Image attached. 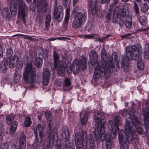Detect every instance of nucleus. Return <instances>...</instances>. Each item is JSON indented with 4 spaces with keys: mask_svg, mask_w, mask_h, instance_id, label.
<instances>
[{
    "mask_svg": "<svg viewBox=\"0 0 149 149\" xmlns=\"http://www.w3.org/2000/svg\"><path fill=\"white\" fill-rule=\"evenodd\" d=\"M95 119L96 125L98 128H93L89 137L90 146L91 147H94L95 142L100 138L99 131H100V138L102 141H105L107 149H110L111 147V139H114L116 136L117 131L118 130V126L121 124L120 117L119 116L115 118V124L112 120H109L108 126L112 132L110 136L109 134L106 133L104 131L105 123L104 119V117L100 112H97L95 116Z\"/></svg>",
    "mask_w": 149,
    "mask_h": 149,
    "instance_id": "1",
    "label": "nucleus"
},
{
    "mask_svg": "<svg viewBox=\"0 0 149 149\" xmlns=\"http://www.w3.org/2000/svg\"><path fill=\"white\" fill-rule=\"evenodd\" d=\"M132 112H131L130 110L128 114L125 112H124L123 114V116L129 117L128 118L126 119V124L124 127L126 139L123 136V131L121 130L119 132L118 138L119 141L124 149H127V141L129 143L133 141L134 138V133L136 132L135 128L139 134H142L143 132L142 128V125L139 122L136 117L134 115L133 111L132 110Z\"/></svg>",
    "mask_w": 149,
    "mask_h": 149,
    "instance_id": "2",
    "label": "nucleus"
},
{
    "mask_svg": "<svg viewBox=\"0 0 149 149\" xmlns=\"http://www.w3.org/2000/svg\"><path fill=\"white\" fill-rule=\"evenodd\" d=\"M106 55L105 50H103L101 53V57L103 61L97 63L93 76L95 79L99 78L103 74L104 72L105 75H107L115 70L113 58L111 56L108 57Z\"/></svg>",
    "mask_w": 149,
    "mask_h": 149,
    "instance_id": "3",
    "label": "nucleus"
},
{
    "mask_svg": "<svg viewBox=\"0 0 149 149\" xmlns=\"http://www.w3.org/2000/svg\"><path fill=\"white\" fill-rule=\"evenodd\" d=\"M35 68L32 67L31 63H27L23 74V80L29 84L30 87H32L35 84Z\"/></svg>",
    "mask_w": 149,
    "mask_h": 149,
    "instance_id": "4",
    "label": "nucleus"
},
{
    "mask_svg": "<svg viewBox=\"0 0 149 149\" xmlns=\"http://www.w3.org/2000/svg\"><path fill=\"white\" fill-rule=\"evenodd\" d=\"M126 56L123 58L121 63V66H125L126 62L132 59L134 60H137L139 57V50L134 45L131 47L127 46L126 48Z\"/></svg>",
    "mask_w": 149,
    "mask_h": 149,
    "instance_id": "5",
    "label": "nucleus"
},
{
    "mask_svg": "<svg viewBox=\"0 0 149 149\" xmlns=\"http://www.w3.org/2000/svg\"><path fill=\"white\" fill-rule=\"evenodd\" d=\"M87 134L85 130L80 133H77L75 136L76 146L77 149H84L87 147Z\"/></svg>",
    "mask_w": 149,
    "mask_h": 149,
    "instance_id": "6",
    "label": "nucleus"
},
{
    "mask_svg": "<svg viewBox=\"0 0 149 149\" xmlns=\"http://www.w3.org/2000/svg\"><path fill=\"white\" fill-rule=\"evenodd\" d=\"M46 118L47 120L49 121L48 127L47 128V134L48 136L49 139V141H50L54 139H56L58 138V131L57 129L54 127H52L51 120L52 119V116L51 113L49 112H47L45 113Z\"/></svg>",
    "mask_w": 149,
    "mask_h": 149,
    "instance_id": "7",
    "label": "nucleus"
},
{
    "mask_svg": "<svg viewBox=\"0 0 149 149\" xmlns=\"http://www.w3.org/2000/svg\"><path fill=\"white\" fill-rule=\"evenodd\" d=\"M126 10L125 8L123 9L119 12V7H116L113 11V22L116 24L118 23L120 26H123L124 21L123 17L126 16Z\"/></svg>",
    "mask_w": 149,
    "mask_h": 149,
    "instance_id": "8",
    "label": "nucleus"
},
{
    "mask_svg": "<svg viewBox=\"0 0 149 149\" xmlns=\"http://www.w3.org/2000/svg\"><path fill=\"white\" fill-rule=\"evenodd\" d=\"M86 65V62L85 58L83 56H81L79 59V61L77 59L75 60L73 62L72 66L68 70V72L70 73L72 71L73 72L77 73L80 68L84 69Z\"/></svg>",
    "mask_w": 149,
    "mask_h": 149,
    "instance_id": "9",
    "label": "nucleus"
},
{
    "mask_svg": "<svg viewBox=\"0 0 149 149\" xmlns=\"http://www.w3.org/2000/svg\"><path fill=\"white\" fill-rule=\"evenodd\" d=\"M45 127V125L43 123L38 124L34 130V134L36 140L38 143H41L43 141L44 134V130Z\"/></svg>",
    "mask_w": 149,
    "mask_h": 149,
    "instance_id": "10",
    "label": "nucleus"
},
{
    "mask_svg": "<svg viewBox=\"0 0 149 149\" xmlns=\"http://www.w3.org/2000/svg\"><path fill=\"white\" fill-rule=\"evenodd\" d=\"M87 15L86 13H78L76 15L72 23V26L74 29L79 27L81 24L86 19Z\"/></svg>",
    "mask_w": 149,
    "mask_h": 149,
    "instance_id": "11",
    "label": "nucleus"
},
{
    "mask_svg": "<svg viewBox=\"0 0 149 149\" xmlns=\"http://www.w3.org/2000/svg\"><path fill=\"white\" fill-rule=\"evenodd\" d=\"M54 68L57 69L58 74V75L62 76L65 72V68L64 65L60 64L58 60V56L57 54L54 52L53 54Z\"/></svg>",
    "mask_w": 149,
    "mask_h": 149,
    "instance_id": "12",
    "label": "nucleus"
},
{
    "mask_svg": "<svg viewBox=\"0 0 149 149\" xmlns=\"http://www.w3.org/2000/svg\"><path fill=\"white\" fill-rule=\"evenodd\" d=\"M10 61L9 66L12 68L17 66L18 68L20 69L23 67V62L20 60L18 57L16 55H14L9 58Z\"/></svg>",
    "mask_w": 149,
    "mask_h": 149,
    "instance_id": "13",
    "label": "nucleus"
},
{
    "mask_svg": "<svg viewBox=\"0 0 149 149\" xmlns=\"http://www.w3.org/2000/svg\"><path fill=\"white\" fill-rule=\"evenodd\" d=\"M97 0H91L88 2V7L91 9V12L93 15L96 14L99 15L101 12V10L96 8Z\"/></svg>",
    "mask_w": 149,
    "mask_h": 149,
    "instance_id": "14",
    "label": "nucleus"
},
{
    "mask_svg": "<svg viewBox=\"0 0 149 149\" xmlns=\"http://www.w3.org/2000/svg\"><path fill=\"white\" fill-rule=\"evenodd\" d=\"M149 101H148L146 104V107L148 108L146 109H143V115L144 116V123L146 128H148L149 127V121L148 119L149 118V104L148 103Z\"/></svg>",
    "mask_w": 149,
    "mask_h": 149,
    "instance_id": "15",
    "label": "nucleus"
},
{
    "mask_svg": "<svg viewBox=\"0 0 149 149\" xmlns=\"http://www.w3.org/2000/svg\"><path fill=\"white\" fill-rule=\"evenodd\" d=\"M51 74L47 68L44 69L42 75V82L44 85L47 86L49 83Z\"/></svg>",
    "mask_w": 149,
    "mask_h": 149,
    "instance_id": "16",
    "label": "nucleus"
},
{
    "mask_svg": "<svg viewBox=\"0 0 149 149\" xmlns=\"http://www.w3.org/2000/svg\"><path fill=\"white\" fill-rule=\"evenodd\" d=\"M63 8L61 6H59L57 10H55L54 17L58 21H61L63 19Z\"/></svg>",
    "mask_w": 149,
    "mask_h": 149,
    "instance_id": "17",
    "label": "nucleus"
},
{
    "mask_svg": "<svg viewBox=\"0 0 149 149\" xmlns=\"http://www.w3.org/2000/svg\"><path fill=\"white\" fill-rule=\"evenodd\" d=\"M48 1V0H40V2L37 7V10L39 12L44 11L47 10Z\"/></svg>",
    "mask_w": 149,
    "mask_h": 149,
    "instance_id": "18",
    "label": "nucleus"
},
{
    "mask_svg": "<svg viewBox=\"0 0 149 149\" xmlns=\"http://www.w3.org/2000/svg\"><path fill=\"white\" fill-rule=\"evenodd\" d=\"M69 134L67 127L66 126H64L61 132L62 138L64 141L66 142L68 140Z\"/></svg>",
    "mask_w": 149,
    "mask_h": 149,
    "instance_id": "19",
    "label": "nucleus"
},
{
    "mask_svg": "<svg viewBox=\"0 0 149 149\" xmlns=\"http://www.w3.org/2000/svg\"><path fill=\"white\" fill-rule=\"evenodd\" d=\"M89 57L91 64L93 65H95L97 59V56L96 52L94 50L92 51L90 53Z\"/></svg>",
    "mask_w": 149,
    "mask_h": 149,
    "instance_id": "20",
    "label": "nucleus"
},
{
    "mask_svg": "<svg viewBox=\"0 0 149 149\" xmlns=\"http://www.w3.org/2000/svg\"><path fill=\"white\" fill-rule=\"evenodd\" d=\"M135 0L137 3H140L141 10L143 12H146L148 10L149 7L147 4L144 3H141V0Z\"/></svg>",
    "mask_w": 149,
    "mask_h": 149,
    "instance_id": "21",
    "label": "nucleus"
},
{
    "mask_svg": "<svg viewBox=\"0 0 149 149\" xmlns=\"http://www.w3.org/2000/svg\"><path fill=\"white\" fill-rule=\"evenodd\" d=\"M19 145L20 148H24L26 146L25 137L24 134L22 135L20 137Z\"/></svg>",
    "mask_w": 149,
    "mask_h": 149,
    "instance_id": "22",
    "label": "nucleus"
},
{
    "mask_svg": "<svg viewBox=\"0 0 149 149\" xmlns=\"http://www.w3.org/2000/svg\"><path fill=\"white\" fill-rule=\"evenodd\" d=\"M125 25L127 27L130 28L132 26V19L130 16L125 17Z\"/></svg>",
    "mask_w": 149,
    "mask_h": 149,
    "instance_id": "23",
    "label": "nucleus"
},
{
    "mask_svg": "<svg viewBox=\"0 0 149 149\" xmlns=\"http://www.w3.org/2000/svg\"><path fill=\"white\" fill-rule=\"evenodd\" d=\"M17 121H15L12 123V125L10 128V133L11 134H13L17 128Z\"/></svg>",
    "mask_w": 149,
    "mask_h": 149,
    "instance_id": "24",
    "label": "nucleus"
},
{
    "mask_svg": "<svg viewBox=\"0 0 149 149\" xmlns=\"http://www.w3.org/2000/svg\"><path fill=\"white\" fill-rule=\"evenodd\" d=\"M42 59L39 57H37L35 59V65L38 68L40 67L42 64Z\"/></svg>",
    "mask_w": 149,
    "mask_h": 149,
    "instance_id": "25",
    "label": "nucleus"
},
{
    "mask_svg": "<svg viewBox=\"0 0 149 149\" xmlns=\"http://www.w3.org/2000/svg\"><path fill=\"white\" fill-rule=\"evenodd\" d=\"M144 57L146 58H149V46L148 45L146 44L144 49Z\"/></svg>",
    "mask_w": 149,
    "mask_h": 149,
    "instance_id": "26",
    "label": "nucleus"
},
{
    "mask_svg": "<svg viewBox=\"0 0 149 149\" xmlns=\"http://www.w3.org/2000/svg\"><path fill=\"white\" fill-rule=\"evenodd\" d=\"M71 84V82L69 79L68 78H66L63 81V88L64 90H68L66 87H68Z\"/></svg>",
    "mask_w": 149,
    "mask_h": 149,
    "instance_id": "27",
    "label": "nucleus"
},
{
    "mask_svg": "<svg viewBox=\"0 0 149 149\" xmlns=\"http://www.w3.org/2000/svg\"><path fill=\"white\" fill-rule=\"evenodd\" d=\"M32 122L31 119L29 117H26L24 122L23 125L25 127H28L30 126Z\"/></svg>",
    "mask_w": 149,
    "mask_h": 149,
    "instance_id": "28",
    "label": "nucleus"
},
{
    "mask_svg": "<svg viewBox=\"0 0 149 149\" xmlns=\"http://www.w3.org/2000/svg\"><path fill=\"white\" fill-rule=\"evenodd\" d=\"M139 22L141 25L144 26L147 23V20L146 17L144 15L141 16L139 18Z\"/></svg>",
    "mask_w": 149,
    "mask_h": 149,
    "instance_id": "29",
    "label": "nucleus"
},
{
    "mask_svg": "<svg viewBox=\"0 0 149 149\" xmlns=\"http://www.w3.org/2000/svg\"><path fill=\"white\" fill-rule=\"evenodd\" d=\"M138 68L140 70H143L144 68V65L143 61L141 59H139L137 63Z\"/></svg>",
    "mask_w": 149,
    "mask_h": 149,
    "instance_id": "30",
    "label": "nucleus"
},
{
    "mask_svg": "<svg viewBox=\"0 0 149 149\" xmlns=\"http://www.w3.org/2000/svg\"><path fill=\"white\" fill-rule=\"evenodd\" d=\"M14 115L12 113H10L6 117V122L8 125H10L11 122L13 120Z\"/></svg>",
    "mask_w": 149,
    "mask_h": 149,
    "instance_id": "31",
    "label": "nucleus"
},
{
    "mask_svg": "<svg viewBox=\"0 0 149 149\" xmlns=\"http://www.w3.org/2000/svg\"><path fill=\"white\" fill-rule=\"evenodd\" d=\"M88 119V115L87 114H85L84 117L81 118V123L83 125H84L87 122Z\"/></svg>",
    "mask_w": 149,
    "mask_h": 149,
    "instance_id": "32",
    "label": "nucleus"
},
{
    "mask_svg": "<svg viewBox=\"0 0 149 149\" xmlns=\"http://www.w3.org/2000/svg\"><path fill=\"white\" fill-rule=\"evenodd\" d=\"M69 17H65L64 22L63 25L65 28H66L68 24V22L69 20Z\"/></svg>",
    "mask_w": 149,
    "mask_h": 149,
    "instance_id": "33",
    "label": "nucleus"
},
{
    "mask_svg": "<svg viewBox=\"0 0 149 149\" xmlns=\"http://www.w3.org/2000/svg\"><path fill=\"white\" fill-rule=\"evenodd\" d=\"M15 75L14 81V82L16 83L19 80L20 78V75L19 74H16V73H15Z\"/></svg>",
    "mask_w": 149,
    "mask_h": 149,
    "instance_id": "34",
    "label": "nucleus"
},
{
    "mask_svg": "<svg viewBox=\"0 0 149 149\" xmlns=\"http://www.w3.org/2000/svg\"><path fill=\"white\" fill-rule=\"evenodd\" d=\"M134 9L136 14H138L139 12V8L136 2H134Z\"/></svg>",
    "mask_w": 149,
    "mask_h": 149,
    "instance_id": "35",
    "label": "nucleus"
},
{
    "mask_svg": "<svg viewBox=\"0 0 149 149\" xmlns=\"http://www.w3.org/2000/svg\"><path fill=\"white\" fill-rule=\"evenodd\" d=\"M110 36V35H108L106 36L105 37H102L101 38H98L97 39H98V40L99 41L101 42H103L104 41H105V40L108 38V37H109Z\"/></svg>",
    "mask_w": 149,
    "mask_h": 149,
    "instance_id": "36",
    "label": "nucleus"
},
{
    "mask_svg": "<svg viewBox=\"0 0 149 149\" xmlns=\"http://www.w3.org/2000/svg\"><path fill=\"white\" fill-rule=\"evenodd\" d=\"M118 0H114L113 3H111L110 5V7L109 8L110 10H111L113 8V6L118 3Z\"/></svg>",
    "mask_w": 149,
    "mask_h": 149,
    "instance_id": "37",
    "label": "nucleus"
},
{
    "mask_svg": "<svg viewBox=\"0 0 149 149\" xmlns=\"http://www.w3.org/2000/svg\"><path fill=\"white\" fill-rule=\"evenodd\" d=\"M111 10H109V12L107 13L106 16V18H107V19L108 20H109L111 17Z\"/></svg>",
    "mask_w": 149,
    "mask_h": 149,
    "instance_id": "38",
    "label": "nucleus"
},
{
    "mask_svg": "<svg viewBox=\"0 0 149 149\" xmlns=\"http://www.w3.org/2000/svg\"><path fill=\"white\" fill-rule=\"evenodd\" d=\"M11 50L10 49H8L7 50V57L9 59L10 58V56L11 55Z\"/></svg>",
    "mask_w": 149,
    "mask_h": 149,
    "instance_id": "39",
    "label": "nucleus"
},
{
    "mask_svg": "<svg viewBox=\"0 0 149 149\" xmlns=\"http://www.w3.org/2000/svg\"><path fill=\"white\" fill-rule=\"evenodd\" d=\"M114 59L115 61H116V65L118 67H119V62L118 61V57L116 55V53H115V54H114Z\"/></svg>",
    "mask_w": 149,
    "mask_h": 149,
    "instance_id": "40",
    "label": "nucleus"
},
{
    "mask_svg": "<svg viewBox=\"0 0 149 149\" xmlns=\"http://www.w3.org/2000/svg\"><path fill=\"white\" fill-rule=\"evenodd\" d=\"M62 80L60 79H58L56 80L55 83L58 86H61V84Z\"/></svg>",
    "mask_w": 149,
    "mask_h": 149,
    "instance_id": "41",
    "label": "nucleus"
},
{
    "mask_svg": "<svg viewBox=\"0 0 149 149\" xmlns=\"http://www.w3.org/2000/svg\"><path fill=\"white\" fill-rule=\"evenodd\" d=\"M2 149H8V143H5L3 144V146L2 147Z\"/></svg>",
    "mask_w": 149,
    "mask_h": 149,
    "instance_id": "42",
    "label": "nucleus"
},
{
    "mask_svg": "<svg viewBox=\"0 0 149 149\" xmlns=\"http://www.w3.org/2000/svg\"><path fill=\"white\" fill-rule=\"evenodd\" d=\"M65 17H70V9L67 8L66 10L65 16Z\"/></svg>",
    "mask_w": 149,
    "mask_h": 149,
    "instance_id": "43",
    "label": "nucleus"
},
{
    "mask_svg": "<svg viewBox=\"0 0 149 149\" xmlns=\"http://www.w3.org/2000/svg\"><path fill=\"white\" fill-rule=\"evenodd\" d=\"M51 22V20H46L45 21L46 26V28L47 29L49 26L50 23Z\"/></svg>",
    "mask_w": 149,
    "mask_h": 149,
    "instance_id": "44",
    "label": "nucleus"
},
{
    "mask_svg": "<svg viewBox=\"0 0 149 149\" xmlns=\"http://www.w3.org/2000/svg\"><path fill=\"white\" fill-rule=\"evenodd\" d=\"M93 35L90 34V35H86L85 36V37L86 38H91L93 37Z\"/></svg>",
    "mask_w": 149,
    "mask_h": 149,
    "instance_id": "45",
    "label": "nucleus"
},
{
    "mask_svg": "<svg viewBox=\"0 0 149 149\" xmlns=\"http://www.w3.org/2000/svg\"><path fill=\"white\" fill-rule=\"evenodd\" d=\"M11 148L12 149H19V147L17 145L13 144Z\"/></svg>",
    "mask_w": 149,
    "mask_h": 149,
    "instance_id": "46",
    "label": "nucleus"
},
{
    "mask_svg": "<svg viewBox=\"0 0 149 149\" xmlns=\"http://www.w3.org/2000/svg\"><path fill=\"white\" fill-rule=\"evenodd\" d=\"M68 0H63V4L65 7H66V6L68 2Z\"/></svg>",
    "mask_w": 149,
    "mask_h": 149,
    "instance_id": "47",
    "label": "nucleus"
},
{
    "mask_svg": "<svg viewBox=\"0 0 149 149\" xmlns=\"http://www.w3.org/2000/svg\"><path fill=\"white\" fill-rule=\"evenodd\" d=\"M110 0H100V3H102L107 2V3H109V2Z\"/></svg>",
    "mask_w": 149,
    "mask_h": 149,
    "instance_id": "48",
    "label": "nucleus"
},
{
    "mask_svg": "<svg viewBox=\"0 0 149 149\" xmlns=\"http://www.w3.org/2000/svg\"><path fill=\"white\" fill-rule=\"evenodd\" d=\"M2 48L1 46L0 45V57L2 55Z\"/></svg>",
    "mask_w": 149,
    "mask_h": 149,
    "instance_id": "49",
    "label": "nucleus"
},
{
    "mask_svg": "<svg viewBox=\"0 0 149 149\" xmlns=\"http://www.w3.org/2000/svg\"><path fill=\"white\" fill-rule=\"evenodd\" d=\"M2 136L0 134V149L1 148V143L2 142Z\"/></svg>",
    "mask_w": 149,
    "mask_h": 149,
    "instance_id": "50",
    "label": "nucleus"
},
{
    "mask_svg": "<svg viewBox=\"0 0 149 149\" xmlns=\"http://www.w3.org/2000/svg\"><path fill=\"white\" fill-rule=\"evenodd\" d=\"M48 19L51 20V16L49 14L47 15L46 16V20Z\"/></svg>",
    "mask_w": 149,
    "mask_h": 149,
    "instance_id": "51",
    "label": "nucleus"
},
{
    "mask_svg": "<svg viewBox=\"0 0 149 149\" xmlns=\"http://www.w3.org/2000/svg\"><path fill=\"white\" fill-rule=\"evenodd\" d=\"M77 1V0H73V4L74 6L75 5Z\"/></svg>",
    "mask_w": 149,
    "mask_h": 149,
    "instance_id": "52",
    "label": "nucleus"
},
{
    "mask_svg": "<svg viewBox=\"0 0 149 149\" xmlns=\"http://www.w3.org/2000/svg\"><path fill=\"white\" fill-rule=\"evenodd\" d=\"M58 39L57 38H54L50 39L49 40L50 41H54Z\"/></svg>",
    "mask_w": 149,
    "mask_h": 149,
    "instance_id": "53",
    "label": "nucleus"
},
{
    "mask_svg": "<svg viewBox=\"0 0 149 149\" xmlns=\"http://www.w3.org/2000/svg\"><path fill=\"white\" fill-rule=\"evenodd\" d=\"M121 1L123 2H126L128 1V0H121Z\"/></svg>",
    "mask_w": 149,
    "mask_h": 149,
    "instance_id": "54",
    "label": "nucleus"
},
{
    "mask_svg": "<svg viewBox=\"0 0 149 149\" xmlns=\"http://www.w3.org/2000/svg\"><path fill=\"white\" fill-rule=\"evenodd\" d=\"M26 0V1L28 3H29L32 1V0Z\"/></svg>",
    "mask_w": 149,
    "mask_h": 149,
    "instance_id": "55",
    "label": "nucleus"
},
{
    "mask_svg": "<svg viewBox=\"0 0 149 149\" xmlns=\"http://www.w3.org/2000/svg\"><path fill=\"white\" fill-rule=\"evenodd\" d=\"M69 149H75L74 146H73L72 147L70 148Z\"/></svg>",
    "mask_w": 149,
    "mask_h": 149,
    "instance_id": "56",
    "label": "nucleus"
},
{
    "mask_svg": "<svg viewBox=\"0 0 149 149\" xmlns=\"http://www.w3.org/2000/svg\"><path fill=\"white\" fill-rule=\"evenodd\" d=\"M65 38L64 37H62V38L61 39V40H65Z\"/></svg>",
    "mask_w": 149,
    "mask_h": 149,
    "instance_id": "57",
    "label": "nucleus"
},
{
    "mask_svg": "<svg viewBox=\"0 0 149 149\" xmlns=\"http://www.w3.org/2000/svg\"><path fill=\"white\" fill-rule=\"evenodd\" d=\"M56 149H61V147L59 146L57 147Z\"/></svg>",
    "mask_w": 149,
    "mask_h": 149,
    "instance_id": "58",
    "label": "nucleus"
},
{
    "mask_svg": "<svg viewBox=\"0 0 149 149\" xmlns=\"http://www.w3.org/2000/svg\"><path fill=\"white\" fill-rule=\"evenodd\" d=\"M3 104L2 103H0V108H1V106Z\"/></svg>",
    "mask_w": 149,
    "mask_h": 149,
    "instance_id": "59",
    "label": "nucleus"
},
{
    "mask_svg": "<svg viewBox=\"0 0 149 149\" xmlns=\"http://www.w3.org/2000/svg\"><path fill=\"white\" fill-rule=\"evenodd\" d=\"M145 1H147L149 2V0H144Z\"/></svg>",
    "mask_w": 149,
    "mask_h": 149,
    "instance_id": "60",
    "label": "nucleus"
},
{
    "mask_svg": "<svg viewBox=\"0 0 149 149\" xmlns=\"http://www.w3.org/2000/svg\"><path fill=\"white\" fill-rule=\"evenodd\" d=\"M40 118H41L40 117V118H39V120H40Z\"/></svg>",
    "mask_w": 149,
    "mask_h": 149,
    "instance_id": "61",
    "label": "nucleus"
},
{
    "mask_svg": "<svg viewBox=\"0 0 149 149\" xmlns=\"http://www.w3.org/2000/svg\"><path fill=\"white\" fill-rule=\"evenodd\" d=\"M125 104H126V103H125ZM126 104H127V105L128 104V103H126Z\"/></svg>",
    "mask_w": 149,
    "mask_h": 149,
    "instance_id": "62",
    "label": "nucleus"
}]
</instances>
